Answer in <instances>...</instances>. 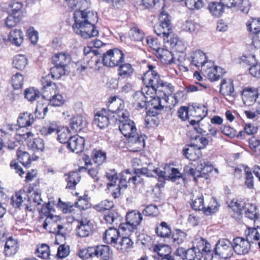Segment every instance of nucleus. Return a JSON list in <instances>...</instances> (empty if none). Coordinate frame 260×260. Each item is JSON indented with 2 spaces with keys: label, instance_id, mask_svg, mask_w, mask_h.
Returning <instances> with one entry per match:
<instances>
[{
  "label": "nucleus",
  "instance_id": "22",
  "mask_svg": "<svg viewBox=\"0 0 260 260\" xmlns=\"http://www.w3.org/2000/svg\"><path fill=\"white\" fill-rule=\"evenodd\" d=\"M71 59V56L69 53L63 52L55 54L52 57V62L55 66L66 68Z\"/></svg>",
  "mask_w": 260,
  "mask_h": 260
},
{
  "label": "nucleus",
  "instance_id": "57",
  "mask_svg": "<svg viewBox=\"0 0 260 260\" xmlns=\"http://www.w3.org/2000/svg\"><path fill=\"white\" fill-rule=\"evenodd\" d=\"M186 234L180 230H176L173 232L172 238L175 245L182 243L186 239Z\"/></svg>",
  "mask_w": 260,
  "mask_h": 260
},
{
  "label": "nucleus",
  "instance_id": "52",
  "mask_svg": "<svg viewBox=\"0 0 260 260\" xmlns=\"http://www.w3.org/2000/svg\"><path fill=\"white\" fill-rule=\"evenodd\" d=\"M28 147L35 152L43 151L45 148L44 142L41 138H36L29 141Z\"/></svg>",
  "mask_w": 260,
  "mask_h": 260
},
{
  "label": "nucleus",
  "instance_id": "61",
  "mask_svg": "<svg viewBox=\"0 0 260 260\" xmlns=\"http://www.w3.org/2000/svg\"><path fill=\"white\" fill-rule=\"evenodd\" d=\"M18 159L25 167H28L30 164L29 154L25 151H19L17 153Z\"/></svg>",
  "mask_w": 260,
  "mask_h": 260
},
{
  "label": "nucleus",
  "instance_id": "32",
  "mask_svg": "<svg viewBox=\"0 0 260 260\" xmlns=\"http://www.w3.org/2000/svg\"><path fill=\"white\" fill-rule=\"evenodd\" d=\"M207 68L208 70L206 68L204 72L208 78L211 81L218 80L225 73L222 68H218L217 66L213 68H208V67Z\"/></svg>",
  "mask_w": 260,
  "mask_h": 260
},
{
  "label": "nucleus",
  "instance_id": "46",
  "mask_svg": "<svg viewBox=\"0 0 260 260\" xmlns=\"http://www.w3.org/2000/svg\"><path fill=\"white\" fill-rule=\"evenodd\" d=\"M39 90L33 87L27 88L25 89L24 95L25 98L29 102H33L40 97Z\"/></svg>",
  "mask_w": 260,
  "mask_h": 260
},
{
  "label": "nucleus",
  "instance_id": "36",
  "mask_svg": "<svg viewBox=\"0 0 260 260\" xmlns=\"http://www.w3.org/2000/svg\"><path fill=\"white\" fill-rule=\"evenodd\" d=\"M27 202L28 204H25L26 208L28 211H32L33 206L39 205L41 204L42 199L41 195L38 191H34L31 195H27Z\"/></svg>",
  "mask_w": 260,
  "mask_h": 260
},
{
  "label": "nucleus",
  "instance_id": "15",
  "mask_svg": "<svg viewBox=\"0 0 260 260\" xmlns=\"http://www.w3.org/2000/svg\"><path fill=\"white\" fill-rule=\"evenodd\" d=\"M188 58L191 64L197 67H201L203 71H205L206 68L208 67V65L206 66L207 63L206 56L201 50H196L191 52Z\"/></svg>",
  "mask_w": 260,
  "mask_h": 260
},
{
  "label": "nucleus",
  "instance_id": "27",
  "mask_svg": "<svg viewBox=\"0 0 260 260\" xmlns=\"http://www.w3.org/2000/svg\"><path fill=\"white\" fill-rule=\"evenodd\" d=\"M133 242L129 237L122 236L119 238L114 248L122 252L127 251L132 247Z\"/></svg>",
  "mask_w": 260,
  "mask_h": 260
},
{
  "label": "nucleus",
  "instance_id": "60",
  "mask_svg": "<svg viewBox=\"0 0 260 260\" xmlns=\"http://www.w3.org/2000/svg\"><path fill=\"white\" fill-rule=\"evenodd\" d=\"M36 254L38 257L42 258H47L49 257V246L46 244L38 245Z\"/></svg>",
  "mask_w": 260,
  "mask_h": 260
},
{
  "label": "nucleus",
  "instance_id": "7",
  "mask_svg": "<svg viewBox=\"0 0 260 260\" xmlns=\"http://www.w3.org/2000/svg\"><path fill=\"white\" fill-rule=\"evenodd\" d=\"M213 166L209 162L204 160L200 161L196 169L190 168L187 173L193 177L195 182L199 177L207 178L208 174L212 172Z\"/></svg>",
  "mask_w": 260,
  "mask_h": 260
},
{
  "label": "nucleus",
  "instance_id": "9",
  "mask_svg": "<svg viewBox=\"0 0 260 260\" xmlns=\"http://www.w3.org/2000/svg\"><path fill=\"white\" fill-rule=\"evenodd\" d=\"M159 24L154 26V31L158 36L162 34H166L165 31L168 32L172 30L171 16L165 11H162L159 17Z\"/></svg>",
  "mask_w": 260,
  "mask_h": 260
},
{
  "label": "nucleus",
  "instance_id": "30",
  "mask_svg": "<svg viewBox=\"0 0 260 260\" xmlns=\"http://www.w3.org/2000/svg\"><path fill=\"white\" fill-rule=\"evenodd\" d=\"M156 53L157 56L164 63L171 64L174 62L173 54L168 49L160 47Z\"/></svg>",
  "mask_w": 260,
  "mask_h": 260
},
{
  "label": "nucleus",
  "instance_id": "11",
  "mask_svg": "<svg viewBox=\"0 0 260 260\" xmlns=\"http://www.w3.org/2000/svg\"><path fill=\"white\" fill-rule=\"evenodd\" d=\"M146 138V137L145 135H139L137 133L129 137L127 140L128 148L133 152L140 151L145 146Z\"/></svg>",
  "mask_w": 260,
  "mask_h": 260
},
{
  "label": "nucleus",
  "instance_id": "59",
  "mask_svg": "<svg viewBox=\"0 0 260 260\" xmlns=\"http://www.w3.org/2000/svg\"><path fill=\"white\" fill-rule=\"evenodd\" d=\"M50 74L54 79H58L61 76L66 74V68L55 66L50 69Z\"/></svg>",
  "mask_w": 260,
  "mask_h": 260
},
{
  "label": "nucleus",
  "instance_id": "38",
  "mask_svg": "<svg viewBox=\"0 0 260 260\" xmlns=\"http://www.w3.org/2000/svg\"><path fill=\"white\" fill-rule=\"evenodd\" d=\"M158 236L162 238L169 237L171 233L170 226L166 222H161L155 229Z\"/></svg>",
  "mask_w": 260,
  "mask_h": 260
},
{
  "label": "nucleus",
  "instance_id": "3",
  "mask_svg": "<svg viewBox=\"0 0 260 260\" xmlns=\"http://www.w3.org/2000/svg\"><path fill=\"white\" fill-rule=\"evenodd\" d=\"M142 214L136 210L128 212L126 215L125 223L120 224L119 230L125 232V235H129L137 226L140 224L142 220Z\"/></svg>",
  "mask_w": 260,
  "mask_h": 260
},
{
  "label": "nucleus",
  "instance_id": "37",
  "mask_svg": "<svg viewBox=\"0 0 260 260\" xmlns=\"http://www.w3.org/2000/svg\"><path fill=\"white\" fill-rule=\"evenodd\" d=\"M134 104L140 109L147 108L148 98L143 92L138 91L134 95Z\"/></svg>",
  "mask_w": 260,
  "mask_h": 260
},
{
  "label": "nucleus",
  "instance_id": "21",
  "mask_svg": "<svg viewBox=\"0 0 260 260\" xmlns=\"http://www.w3.org/2000/svg\"><path fill=\"white\" fill-rule=\"evenodd\" d=\"M201 149L202 147H198L196 144H191L183 149V154L190 160L195 161L201 156Z\"/></svg>",
  "mask_w": 260,
  "mask_h": 260
},
{
  "label": "nucleus",
  "instance_id": "23",
  "mask_svg": "<svg viewBox=\"0 0 260 260\" xmlns=\"http://www.w3.org/2000/svg\"><path fill=\"white\" fill-rule=\"evenodd\" d=\"M124 107L123 102L119 98L114 96L111 98L108 105V110L112 113H118L121 115Z\"/></svg>",
  "mask_w": 260,
  "mask_h": 260
},
{
  "label": "nucleus",
  "instance_id": "58",
  "mask_svg": "<svg viewBox=\"0 0 260 260\" xmlns=\"http://www.w3.org/2000/svg\"><path fill=\"white\" fill-rule=\"evenodd\" d=\"M92 154V159L98 165H102L106 160V153L104 151L99 150H94Z\"/></svg>",
  "mask_w": 260,
  "mask_h": 260
},
{
  "label": "nucleus",
  "instance_id": "42",
  "mask_svg": "<svg viewBox=\"0 0 260 260\" xmlns=\"http://www.w3.org/2000/svg\"><path fill=\"white\" fill-rule=\"evenodd\" d=\"M160 177H162L165 179H170L172 181H175L176 180L182 177V174L179 172L178 170L176 168H172L171 170V173H167L166 171H159Z\"/></svg>",
  "mask_w": 260,
  "mask_h": 260
},
{
  "label": "nucleus",
  "instance_id": "28",
  "mask_svg": "<svg viewBox=\"0 0 260 260\" xmlns=\"http://www.w3.org/2000/svg\"><path fill=\"white\" fill-rule=\"evenodd\" d=\"M56 132L57 134V140L61 143H68V141L71 136V131L68 128H64L62 130H59L55 125L54 127L50 126V134Z\"/></svg>",
  "mask_w": 260,
  "mask_h": 260
},
{
  "label": "nucleus",
  "instance_id": "45",
  "mask_svg": "<svg viewBox=\"0 0 260 260\" xmlns=\"http://www.w3.org/2000/svg\"><path fill=\"white\" fill-rule=\"evenodd\" d=\"M129 36L132 40L141 41L144 37V32L136 25H134L129 31Z\"/></svg>",
  "mask_w": 260,
  "mask_h": 260
},
{
  "label": "nucleus",
  "instance_id": "6",
  "mask_svg": "<svg viewBox=\"0 0 260 260\" xmlns=\"http://www.w3.org/2000/svg\"><path fill=\"white\" fill-rule=\"evenodd\" d=\"M189 114L191 118L190 124L195 126L194 129L199 133H202L203 129L199 127L198 129L196 126L198 125V122L206 116L207 114L206 108L203 105L189 107Z\"/></svg>",
  "mask_w": 260,
  "mask_h": 260
},
{
  "label": "nucleus",
  "instance_id": "12",
  "mask_svg": "<svg viewBox=\"0 0 260 260\" xmlns=\"http://www.w3.org/2000/svg\"><path fill=\"white\" fill-rule=\"evenodd\" d=\"M224 7L235 8L244 13L247 14L249 11L250 4L248 0H220Z\"/></svg>",
  "mask_w": 260,
  "mask_h": 260
},
{
  "label": "nucleus",
  "instance_id": "56",
  "mask_svg": "<svg viewBox=\"0 0 260 260\" xmlns=\"http://www.w3.org/2000/svg\"><path fill=\"white\" fill-rule=\"evenodd\" d=\"M257 90L251 88L245 89L243 92V100L246 102H254L258 99Z\"/></svg>",
  "mask_w": 260,
  "mask_h": 260
},
{
  "label": "nucleus",
  "instance_id": "35",
  "mask_svg": "<svg viewBox=\"0 0 260 260\" xmlns=\"http://www.w3.org/2000/svg\"><path fill=\"white\" fill-rule=\"evenodd\" d=\"M34 122L33 115L27 112L21 114L17 119L18 125L22 127L31 125Z\"/></svg>",
  "mask_w": 260,
  "mask_h": 260
},
{
  "label": "nucleus",
  "instance_id": "14",
  "mask_svg": "<svg viewBox=\"0 0 260 260\" xmlns=\"http://www.w3.org/2000/svg\"><path fill=\"white\" fill-rule=\"evenodd\" d=\"M190 205L193 210L196 211L203 210L207 215L213 213L217 210L215 207L214 208L211 207L205 208L204 204L203 196L202 194L199 193V195H193Z\"/></svg>",
  "mask_w": 260,
  "mask_h": 260
},
{
  "label": "nucleus",
  "instance_id": "24",
  "mask_svg": "<svg viewBox=\"0 0 260 260\" xmlns=\"http://www.w3.org/2000/svg\"><path fill=\"white\" fill-rule=\"evenodd\" d=\"M140 178V176L133 175L129 170H127L121 173L120 178L119 180L120 186L123 187V188H126L127 186V183L132 181L134 184H136Z\"/></svg>",
  "mask_w": 260,
  "mask_h": 260
},
{
  "label": "nucleus",
  "instance_id": "29",
  "mask_svg": "<svg viewBox=\"0 0 260 260\" xmlns=\"http://www.w3.org/2000/svg\"><path fill=\"white\" fill-rule=\"evenodd\" d=\"M118 75L122 78H130L134 73V69L129 63H121L118 66Z\"/></svg>",
  "mask_w": 260,
  "mask_h": 260
},
{
  "label": "nucleus",
  "instance_id": "40",
  "mask_svg": "<svg viewBox=\"0 0 260 260\" xmlns=\"http://www.w3.org/2000/svg\"><path fill=\"white\" fill-rule=\"evenodd\" d=\"M22 3L18 2H12L10 5L8 13H10L16 16L19 15V17L23 18L24 16V12L22 10Z\"/></svg>",
  "mask_w": 260,
  "mask_h": 260
},
{
  "label": "nucleus",
  "instance_id": "8",
  "mask_svg": "<svg viewBox=\"0 0 260 260\" xmlns=\"http://www.w3.org/2000/svg\"><path fill=\"white\" fill-rule=\"evenodd\" d=\"M214 252L222 258L231 257L234 252L232 242L227 239L219 240L216 244Z\"/></svg>",
  "mask_w": 260,
  "mask_h": 260
},
{
  "label": "nucleus",
  "instance_id": "2",
  "mask_svg": "<svg viewBox=\"0 0 260 260\" xmlns=\"http://www.w3.org/2000/svg\"><path fill=\"white\" fill-rule=\"evenodd\" d=\"M129 113L126 110L121 113V115H119V130L124 137L127 138L137 133L135 123L129 119Z\"/></svg>",
  "mask_w": 260,
  "mask_h": 260
},
{
  "label": "nucleus",
  "instance_id": "17",
  "mask_svg": "<svg viewBox=\"0 0 260 260\" xmlns=\"http://www.w3.org/2000/svg\"><path fill=\"white\" fill-rule=\"evenodd\" d=\"M106 109L103 108L100 111H99L94 115L93 123L100 128L103 129L107 127L109 124L110 121L113 119H110Z\"/></svg>",
  "mask_w": 260,
  "mask_h": 260
},
{
  "label": "nucleus",
  "instance_id": "50",
  "mask_svg": "<svg viewBox=\"0 0 260 260\" xmlns=\"http://www.w3.org/2000/svg\"><path fill=\"white\" fill-rule=\"evenodd\" d=\"M68 176L67 188L73 189L78 183L79 182L81 176L77 172H70Z\"/></svg>",
  "mask_w": 260,
  "mask_h": 260
},
{
  "label": "nucleus",
  "instance_id": "31",
  "mask_svg": "<svg viewBox=\"0 0 260 260\" xmlns=\"http://www.w3.org/2000/svg\"><path fill=\"white\" fill-rule=\"evenodd\" d=\"M8 40L16 46H20L23 41V32L20 29L11 30L8 36Z\"/></svg>",
  "mask_w": 260,
  "mask_h": 260
},
{
  "label": "nucleus",
  "instance_id": "20",
  "mask_svg": "<svg viewBox=\"0 0 260 260\" xmlns=\"http://www.w3.org/2000/svg\"><path fill=\"white\" fill-rule=\"evenodd\" d=\"M119 238H120V235L119 230L115 228H110L105 231L103 240L105 243L114 247Z\"/></svg>",
  "mask_w": 260,
  "mask_h": 260
},
{
  "label": "nucleus",
  "instance_id": "43",
  "mask_svg": "<svg viewBox=\"0 0 260 260\" xmlns=\"http://www.w3.org/2000/svg\"><path fill=\"white\" fill-rule=\"evenodd\" d=\"M200 27V25L198 23L191 20L185 21L181 26L183 31L195 34L199 31Z\"/></svg>",
  "mask_w": 260,
  "mask_h": 260
},
{
  "label": "nucleus",
  "instance_id": "49",
  "mask_svg": "<svg viewBox=\"0 0 260 260\" xmlns=\"http://www.w3.org/2000/svg\"><path fill=\"white\" fill-rule=\"evenodd\" d=\"M246 203L243 200H233L230 202L229 206L235 212L239 214H243L244 208L246 206Z\"/></svg>",
  "mask_w": 260,
  "mask_h": 260
},
{
  "label": "nucleus",
  "instance_id": "16",
  "mask_svg": "<svg viewBox=\"0 0 260 260\" xmlns=\"http://www.w3.org/2000/svg\"><path fill=\"white\" fill-rule=\"evenodd\" d=\"M243 214L247 218L253 220L255 225L257 228L260 227V218L257 208L254 204L247 202L244 208Z\"/></svg>",
  "mask_w": 260,
  "mask_h": 260
},
{
  "label": "nucleus",
  "instance_id": "4",
  "mask_svg": "<svg viewBox=\"0 0 260 260\" xmlns=\"http://www.w3.org/2000/svg\"><path fill=\"white\" fill-rule=\"evenodd\" d=\"M124 55L122 51L117 48L110 49L102 56V62L106 67H115L123 62Z\"/></svg>",
  "mask_w": 260,
  "mask_h": 260
},
{
  "label": "nucleus",
  "instance_id": "44",
  "mask_svg": "<svg viewBox=\"0 0 260 260\" xmlns=\"http://www.w3.org/2000/svg\"><path fill=\"white\" fill-rule=\"evenodd\" d=\"M224 6L220 2H213L209 5V9L210 13L214 16L218 17L224 12Z\"/></svg>",
  "mask_w": 260,
  "mask_h": 260
},
{
  "label": "nucleus",
  "instance_id": "5",
  "mask_svg": "<svg viewBox=\"0 0 260 260\" xmlns=\"http://www.w3.org/2000/svg\"><path fill=\"white\" fill-rule=\"evenodd\" d=\"M143 82L147 87H151L154 90L159 88L169 87L167 82L162 81L156 71H147L142 77Z\"/></svg>",
  "mask_w": 260,
  "mask_h": 260
},
{
  "label": "nucleus",
  "instance_id": "19",
  "mask_svg": "<svg viewBox=\"0 0 260 260\" xmlns=\"http://www.w3.org/2000/svg\"><path fill=\"white\" fill-rule=\"evenodd\" d=\"M93 225L89 220L81 219L77 226V235L80 237H87L92 233Z\"/></svg>",
  "mask_w": 260,
  "mask_h": 260
},
{
  "label": "nucleus",
  "instance_id": "53",
  "mask_svg": "<svg viewBox=\"0 0 260 260\" xmlns=\"http://www.w3.org/2000/svg\"><path fill=\"white\" fill-rule=\"evenodd\" d=\"M245 235L247 236L248 240H251V241L253 240L257 242L256 244H257L260 249V234L256 229L248 228L245 231Z\"/></svg>",
  "mask_w": 260,
  "mask_h": 260
},
{
  "label": "nucleus",
  "instance_id": "62",
  "mask_svg": "<svg viewBox=\"0 0 260 260\" xmlns=\"http://www.w3.org/2000/svg\"><path fill=\"white\" fill-rule=\"evenodd\" d=\"M24 78L22 75L17 73L12 77V84L15 89H20L23 84Z\"/></svg>",
  "mask_w": 260,
  "mask_h": 260
},
{
  "label": "nucleus",
  "instance_id": "63",
  "mask_svg": "<svg viewBox=\"0 0 260 260\" xmlns=\"http://www.w3.org/2000/svg\"><path fill=\"white\" fill-rule=\"evenodd\" d=\"M119 217L117 212L113 210H109L105 213L104 218L107 224L113 223Z\"/></svg>",
  "mask_w": 260,
  "mask_h": 260
},
{
  "label": "nucleus",
  "instance_id": "26",
  "mask_svg": "<svg viewBox=\"0 0 260 260\" xmlns=\"http://www.w3.org/2000/svg\"><path fill=\"white\" fill-rule=\"evenodd\" d=\"M166 34H162L160 37L164 38L165 46L168 48H172L176 47L179 43L178 38L176 35L173 34L172 30L165 31Z\"/></svg>",
  "mask_w": 260,
  "mask_h": 260
},
{
  "label": "nucleus",
  "instance_id": "54",
  "mask_svg": "<svg viewBox=\"0 0 260 260\" xmlns=\"http://www.w3.org/2000/svg\"><path fill=\"white\" fill-rule=\"evenodd\" d=\"M234 91V87L231 81L223 80L220 84V92L223 95H231Z\"/></svg>",
  "mask_w": 260,
  "mask_h": 260
},
{
  "label": "nucleus",
  "instance_id": "48",
  "mask_svg": "<svg viewBox=\"0 0 260 260\" xmlns=\"http://www.w3.org/2000/svg\"><path fill=\"white\" fill-rule=\"evenodd\" d=\"M27 58L24 55L19 54L14 57L13 63L18 70H23L27 64Z\"/></svg>",
  "mask_w": 260,
  "mask_h": 260
},
{
  "label": "nucleus",
  "instance_id": "64",
  "mask_svg": "<svg viewBox=\"0 0 260 260\" xmlns=\"http://www.w3.org/2000/svg\"><path fill=\"white\" fill-rule=\"evenodd\" d=\"M247 27L249 31L256 34L260 31V20L253 19L252 21L247 23Z\"/></svg>",
  "mask_w": 260,
  "mask_h": 260
},
{
  "label": "nucleus",
  "instance_id": "55",
  "mask_svg": "<svg viewBox=\"0 0 260 260\" xmlns=\"http://www.w3.org/2000/svg\"><path fill=\"white\" fill-rule=\"evenodd\" d=\"M8 16L5 20V25L9 28H12L17 25V24L20 22L23 18L16 16L10 13H8Z\"/></svg>",
  "mask_w": 260,
  "mask_h": 260
},
{
  "label": "nucleus",
  "instance_id": "39",
  "mask_svg": "<svg viewBox=\"0 0 260 260\" xmlns=\"http://www.w3.org/2000/svg\"><path fill=\"white\" fill-rule=\"evenodd\" d=\"M78 205V202H76L75 204L72 203L70 202H64L62 201L60 199H58L57 203L58 208L64 214H70L75 210V207Z\"/></svg>",
  "mask_w": 260,
  "mask_h": 260
},
{
  "label": "nucleus",
  "instance_id": "18",
  "mask_svg": "<svg viewBox=\"0 0 260 260\" xmlns=\"http://www.w3.org/2000/svg\"><path fill=\"white\" fill-rule=\"evenodd\" d=\"M84 142L83 138L75 135L70 138L68 141L67 147L72 152L78 153L83 150Z\"/></svg>",
  "mask_w": 260,
  "mask_h": 260
},
{
  "label": "nucleus",
  "instance_id": "1",
  "mask_svg": "<svg viewBox=\"0 0 260 260\" xmlns=\"http://www.w3.org/2000/svg\"><path fill=\"white\" fill-rule=\"evenodd\" d=\"M69 7L72 9L77 8L78 9L74 12V24L73 25L74 31L84 39H88L96 37L99 30L95 26L98 18L96 13L92 11L81 10L80 6L81 3H85L84 0H66Z\"/></svg>",
  "mask_w": 260,
  "mask_h": 260
},
{
  "label": "nucleus",
  "instance_id": "10",
  "mask_svg": "<svg viewBox=\"0 0 260 260\" xmlns=\"http://www.w3.org/2000/svg\"><path fill=\"white\" fill-rule=\"evenodd\" d=\"M250 241L247 237L246 239L241 237L234 238L232 241L234 251L238 255L247 254L251 247Z\"/></svg>",
  "mask_w": 260,
  "mask_h": 260
},
{
  "label": "nucleus",
  "instance_id": "51",
  "mask_svg": "<svg viewBox=\"0 0 260 260\" xmlns=\"http://www.w3.org/2000/svg\"><path fill=\"white\" fill-rule=\"evenodd\" d=\"M106 177L109 182L107 183V188L110 189V187L115 186L116 182L118 179L117 173L115 169H109L106 172Z\"/></svg>",
  "mask_w": 260,
  "mask_h": 260
},
{
  "label": "nucleus",
  "instance_id": "47",
  "mask_svg": "<svg viewBox=\"0 0 260 260\" xmlns=\"http://www.w3.org/2000/svg\"><path fill=\"white\" fill-rule=\"evenodd\" d=\"M159 171H161L158 168L154 169L153 170H150L149 168H143L142 169H137L135 171V173L137 176L139 175H145L148 177H152L154 176H158L160 177Z\"/></svg>",
  "mask_w": 260,
  "mask_h": 260
},
{
  "label": "nucleus",
  "instance_id": "25",
  "mask_svg": "<svg viewBox=\"0 0 260 260\" xmlns=\"http://www.w3.org/2000/svg\"><path fill=\"white\" fill-rule=\"evenodd\" d=\"M70 124L72 131L77 133L86 126L87 121L82 116L76 115L71 119Z\"/></svg>",
  "mask_w": 260,
  "mask_h": 260
},
{
  "label": "nucleus",
  "instance_id": "33",
  "mask_svg": "<svg viewBox=\"0 0 260 260\" xmlns=\"http://www.w3.org/2000/svg\"><path fill=\"white\" fill-rule=\"evenodd\" d=\"M94 256L103 260H108L110 257V248L107 245H99L94 247Z\"/></svg>",
  "mask_w": 260,
  "mask_h": 260
},
{
  "label": "nucleus",
  "instance_id": "34",
  "mask_svg": "<svg viewBox=\"0 0 260 260\" xmlns=\"http://www.w3.org/2000/svg\"><path fill=\"white\" fill-rule=\"evenodd\" d=\"M18 249V244L16 240L10 237L6 241L5 246V252L7 256L15 254Z\"/></svg>",
  "mask_w": 260,
  "mask_h": 260
},
{
  "label": "nucleus",
  "instance_id": "41",
  "mask_svg": "<svg viewBox=\"0 0 260 260\" xmlns=\"http://www.w3.org/2000/svg\"><path fill=\"white\" fill-rule=\"evenodd\" d=\"M27 197V194L24 190H20L15 193L14 196L12 197V205L15 207H20L22 203L26 200Z\"/></svg>",
  "mask_w": 260,
  "mask_h": 260
},
{
  "label": "nucleus",
  "instance_id": "13",
  "mask_svg": "<svg viewBox=\"0 0 260 260\" xmlns=\"http://www.w3.org/2000/svg\"><path fill=\"white\" fill-rule=\"evenodd\" d=\"M176 253L183 258L185 257L187 260H201L203 257V253L198 247L187 250L183 247H179L176 249Z\"/></svg>",
  "mask_w": 260,
  "mask_h": 260
}]
</instances>
